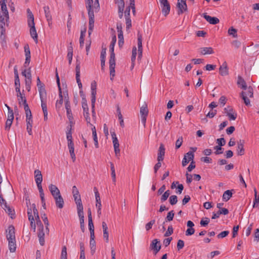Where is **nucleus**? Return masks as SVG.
<instances>
[{
	"instance_id": "34",
	"label": "nucleus",
	"mask_w": 259,
	"mask_h": 259,
	"mask_svg": "<svg viewBox=\"0 0 259 259\" xmlns=\"http://www.w3.org/2000/svg\"><path fill=\"white\" fill-rule=\"evenodd\" d=\"M59 96L60 100H58L56 104V107L57 108H60L63 104V98L62 91H60V92H59Z\"/></svg>"
},
{
	"instance_id": "28",
	"label": "nucleus",
	"mask_w": 259,
	"mask_h": 259,
	"mask_svg": "<svg viewBox=\"0 0 259 259\" xmlns=\"http://www.w3.org/2000/svg\"><path fill=\"white\" fill-rule=\"evenodd\" d=\"M28 17V25H32L34 24V16L29 9L27 10Z\"/></svg>"
},
{
	"instance_id": "32",
	"label": "nucleus",
	"mask_w": 259,
	"mask_h": 259,
	"mask_svg": "<svg viewBox=\"0 0 259 259\" xmlns=\"http://www.w3.org/2000/svg\"><path fill=\"white\" fill-rule=\"evenodd\" d=\"M91 129L92 131V134H93V140L94 141L95 146L96 148H98L99 147V144H98V138H97L96 127H95V126H93Z\"/></svg>"
},
{
	"instance_id": "18",
	"label": "nucleus",
	"mask_w": 259,
	"mask_h": 259,
	"mask_svg": "<svg viewBox=\"0 0 259 259\" xmlns=\"http://www.w3.org/2000/svg\"><path fill=\"white\" fill-rule=\"evenodd\" d=\"M30 27V34L32 38L35 41L36 43L37 42V34L36 32V30L35 27V24H33L32 25H28Z\"/></svg>"
},
{
	"instance_id": "33",
	"label": "nucleus",
	"mask_w": 259,
	"mask_h": 259,
	"mask_svg": "<svg viewBox=\"0 0 259 259\" xmlns=\"http://www.w3.org/2000/svg\"><path fill=\"white\" fill-rule=\"evenodd\" d=\"M23 76H25L26 79L31 80V68L29 67L27 70L25 69L22 72Z\"/></svg>"
},
{
	"instance_id": "46",
	"label": "nucleus",
	"mask_w": 259,
	"mask_h": 259,
	"mask_svg": "<svg viewBox=\"0 0 259 259\" xmlns=\"http://www.w3.org/2000/svg\"><path fill=\"white\" fill-rule=\"evenodd\" d=\"M82 107L83 108V111H89L87 101L84 97H83L82 98Z\"/></svg>"
},
{
	"instance_id": "17",
	"label": "nucleus",
	"mask_w": 259,
	"mask_h": 259,
	"mask_svg": "<svg viewBox=\"0 0 259 259\" xmlns=\"http://www.w3.org/2000/svg\"><path fill=\"white\" fill-rule=\"evenodd\" d=\"M49 190L52 196L54 197L60 195V192L57 186L53 184H51L49 186Z\"/></svg>"
},
{
	"instance_id": "62",
	"label": "nucleus",
	"mask_w": 259,
	"mask_h": 259,
	"mask_svg": "<svg viewBox=\"0 0 259 259\" xmlns=\"http://www.w3.org/2000/svg\"><path fill=\"white\" fill-rule=\"evenodd\" d=\"M214 149L216 150V151L214 152V153L216 155L222 154L223 152V149L222 148V146L217 145L214 147Z\"/></svg>"
},
{
	"instance_id": "11",
	"label": "nucleus",
	"mask_w": 259,
	"mask_h": 259,
	"mask_svg": "<svg viewBox=\"0 0 259 259\" xmlns=\"http://www.w3.org/2000/svg\"><path fill=\"white\" fill-rule=\"evenodd\" d=\"M6 232L8 233L6 236L8 240L15 239V228L13 225L9 226Z\"/></svg>"
},
{
	"instance_id": "15",
	"label": "nucleus",
	"mask_w": 259,
	"mask_h": 259,
	"mask_svg": "<svg viewBox=\"0 0 259 259\" xmlns=\"http://www.w3.org/2000/svg\"><path fill=\"white\" fill-rule=\"evenodd\" d=\"M55 200L56 206L59 208H62L64 206V200L62 196L60 195L54 197Z\"/></svg>"
},
{
	"instance_id": "23",
	"label": "nucleus",
	"mask_w": 259,
	"mask_h": 259,
	"mask_svg": "<svg viewBox=\"0 0 259 259\" xmlns=\"http://www.w3.org/2000/svg\"><path fill=\"white\" fill-rule=\"evenodd\" d=\"M44 9L46 18L48 22L49 25L50 26L52 24V16L49 10V7L48 6H45L44 7Z\"/></svg>"
},
{
	"instance_id": "25",
	"label": "nucleus",
	"mask_w": 259,
	"mask_h": 259,
	"mask_svg": "<svg viewBox=\"0 0 259 259\" xmlns=\"http://www.w3.org/2000/svg\"><path fill=\"white\" fill-rule=\"evenodd\" d=\"M200 53L203 55L212 54L214 53L211 47H204L200 48Z\"/></svg>"
},
{
	"instance_id": "13",
	"label": "nucleus",
	"mask_w": 259,
	"mask_h": 259,
	"mask_svg": "<svg viewBox=\"0 0 259 259\" xmlns=\"http://www.w3.org/2000/svg\"><path fill=\"white\" fill-rule=\"evenodd\" d=\"M24 51H25L26 59H25V62L24 64V66L25 67H27L30 63V58H31L30 51L29 48V46L28 45H26L24 46Z\"/></svg>"
},
{
	"instance_id": "5",
	"label": "nucleus",
	"mask_w": 259,
	"mask_h": 259,
	"mask_svg": "<svg viewBox=\"0 0 259 259\" xmlns=\"http://www.w3.org/2000/svg\"><path fill=\"white\" fill-rule=\"evenodd\" d=\"M177 7L178 8V14L180 15L184 12L187 11L186 0H178Z\"/></svg>"
},
{
	"instance_id": "26",
	"label": "nucleus",
	"mask_w": 259,
	"mask_h": 259,
	"mask_svg": "<svg viewBox=\"0 0 259 259\" xmlns=\"http://www.w3.org/2000/svg\"><path fill=\"white\" fill-rule=\"evenodd\" d=\"M34 178L36 183H41L42 181V176L39 169L34 170Z\"/></svg>"
},
{
	"instance_id": "35",
	"label": "nucleus",
	"mask_w": 259,
	"mask_h": 259,
	"mask_svg": "<svg viewBox=\"0 0 259 259\" xmlns=\"http://www.w3.org/2000/svg\"><path fill=\"white\" fill-rule=\"evenodd\" d=\"M89 229L90 231L91 235L94 234V226L92 218L88 219Z\"/></svg>"
},
{
	"instance_id": "12",
	"label": "nucleus",
	"mask_w": 259,
	"mask_h": 259,
	"mask_svg": "<svg viewBox=\"0 0 259 259\" xmlns=\"http://www.w3.org/2000/svg\"><path fill=\"white\" fill-rule=\"evenodd\" d=\"M27 214H28V220L30 222V226L33 229V231L35 232L36 224L35 223L34 217L32 214V208H27Z\"/></svg>"
},
{
	"instance_id": "1",
	"label": "nucleus",
	"mask_w": 259,
	"mask_h": 259,
	"mask_svg": "<svg viewBox=\"0 0 259 259\" xmlns=\"http://www.w3.org/2000/svg\"><path fill=\"white\" fill-rule=\"evenodd\" d=\"M95 0H85L86 8L88 10V13L89 17V34L90 35L93 30L94 27V12H98L99 10L100 5L97 8L96 7Z\"/></svg>"
},
{
	"instance_id": "52",
	"label": "nucleus",
	"mask_w": 259,
	"mask_h": 259,
	"mask_svg": "<svg viewBox=\"0 0 259 259\" xmlns=\"http://www.w3.org/2000/svg\"><path fill=\"white\" fill-rule=\"evenodd\" d=\"M169 195H170L169 190H168L166 191L161 197V201L164 202L165 200H166V199L169 196Z\"/></svg>"
},
{
	"instance_id": "60",
	"label": "nucleus",
	"mask_w": 259,
	"mask_h": 259,
	"mask_svg": "<svg viewBox=\"0 0 259 259\" xmlns=\"http://www.w3.org/2000/svg\"><path fill=\"white\" fill-rule=\"evenodd\" d=\"M33 121H28L27 123V131L29 135L32 134V126Z\"/></svg>"
},
{
	"instance_id": "38",
	"label": "nucleus",
	"mask_w": 259,
	"mask_h": 259,
	"mask_svg": "<svg viewBox=\"0 0 259 259\" xmlns=\"http://www.w3.org/2000/svg\"><path fill=\"white\" fill-rule=\"evenodd\" d=\"M41 218L44 222V224L45 225H46V231L47 232H49V221L48 220V218L46 215V214L45 213L43 214L42 215H41Z\"/></svg>"
},
{
	"instance_id": "59",
	"label": "nucleus",
	"mask_w": 259,
	"mask_h": 259,
	"mask_svg": "<svg viewBox=\"0 0 259 259\" xmlns=\"http://www.w3.org/2000/svg\"><path fill=\"white\" fill-rule=\"evenodd\" d=\"M155 221L154 220H152L150 221L149 223L146 224L145 228L147 231H149L150 229L152 228V226L155 224Z\"/></svg>"
},
{
	"instance_id": "54",
	"label": "nucleus",
	"mask_w": 259,
	"mask_h": 259,
	"mask_svg": "<svg viewBox=\"0 0 259 259\" xmlns=\"http://www.w3.org/2000/svg\"><path fill=\"white\" fill-rule=\"evenodd\" d=\"M67 248H66V246H64L62 249L61 259H67Z\"/></svg>"
},
{
	"instance_id": "19",
	"label": "nucleus",
	"mask_w": 259,
	"mask_h": 259,
	"mask_svg": "<svg viewBox=\"0 0 259 259\" xmlns=\"http://www.w3.org/2000/svg\"><path fill=\"white\" fill-rule=\"evenodd\" d=\"M90 246L91 248V253L93 255L96 251V241L95 240V235H92L90 236Z\"/></svg>"
},
{
	"instance_id": "22",
	"label": "nucleus",
	"mask_w": 259,
	"mask_h": 259,
	"mask_svg": "<svg viewBox=\"0 0 259 259\" xmlns=\"http://www.w3.org/2000/svg\"><path fill=\"white\" fill-rule=\"evenodd\" d=\"M102 227L103 231V237L106 240V242H108L109 234L108 231V227L105 222L102 223Z\"/></svg>"
},
{
	"instance_id": "63",
	"label": "nucleus",
	"mask_w": 259,
	"mask_h": 259,
	"mask_svg": "<svg viewBox=\"0 0 259 259\" xmlns=\"http://www.w3.org/2000/svg\"><path fill=\"white\" fill-rule=\"evenodd\" d=\"M217 143L218 144V146H223L226 144V141L224 138H221L217 140Z\"/></svg>"
},
{
	"instance_id": "48",
	"label": "nucleus",
	"mask_w": 259,
	"mask_h": 259,
	"mask_svg": "<svg viewBox=\"0 0 259 259\" xmlns=\"http://www.w3.org/2000/svg\"><path fill=\"white\" fill-rule=\"evenodd\" d=\"M169 201L171 205H175L178 202V197L176 195H171L169 197Z\"/></svg>"
},
{
	"instance_id": "29",
	"label": "nucleus",
	"mask_w": 259,
	"mask_h": 259,
	"mask_svg": "<svg viewBox=\"0 0 259 259\" xmlns=\"http://www.w3.org/2000/svg\"><path fill=\"white\" fill-rule=\"evenodd\" d=\"M9 242V249L11 252H14L16 249V240H10Z\"/></svg>"
},
{
	"instance_id": "58",
	"label": "nucleus",
	"mask_w": 259,
	"mask_h": 259,
	"mask_svg": "<svg viewBox=\"0 0 259 259\" xmlns=\"http://www.w3.org/2000/svg\"><path fill=\"white\" fill-rule=\"evenodd\" d=\"M173 231H174V230H173V228H172V226H169L168 227L167 230L166 231V232L165 233V234L164 235V236L168 237V236L171 235L173 233Z\"/></svg>"
},
{
	"instance_id": "47",
	"label": "nucleus",
	"mask_w": 259,
	"mask_h": 259,
	"mask_svg": "<svg viewBox=\"0 0 259 259\" xmlns=\"http://www.w3.org/2000/svg\"><path fill=\"white\" fill-rule=\"evenodd\" d=\"M175 213L174 210H171L168 212L165 220L166 222H170L173 220Z\"/></svg>"
},
{
	"instance_id": "39",
	"label": "nucleus",
	"mask_w": 259,
	"mask_h": 259,
	"mask_svg": "<svg viewBox=\"0 0 259 259\" xmlns=\"http://www.w3.org/2000/svg\"><path fill=\"white\" fill-rule=\"evenodd\" d=\"M96 206L97 208L98 216L99 218H100L101 215V213H102L101 212V208H102L101 201V200L96 201Z\"/></svg>"
},
{
	"instance_id": "55",
	"label": "nucleus",
	"mask_w": 259,
	"mask_h": 259,
	"mask_svg": "<svg viewBox=\"0 0 259 259\" xmlns=\"http://www.w3.org/2000/svg\"><path fill=\"white\" fill-rule=\"evenodd\" d=\"M130 1V7L132 10V12L135 15L136 14V7L135 4V0H129Z\"/></svg>"
},
{
	"instance_id": "8",
	"label": "nucleus",
	"mask_w": 259,
	"mask_h": 259,
	"mask_svg": "<svg viewBox=\"0 0 259 259\" xmlns=\"http://www.w3.org/2000/svg\"><path fill=\"white\" fill-rule=\"evenodd\" d=\"M194 154L193 152L189 151L185 155L183 159L182 164L185 166L191 160H193Z\"/></svg>"
},
{
	"instance_id": "3",
	"label": "nucleus",
	"mask_w": 259,
	"mask_h": 259,
	"mask_svg": "<svg viewBox=\"0 0 259 259\" xmlns=\"http://www.w3.org/2000/svg\"><path fill=\"white\" fill-rule=\"evenodd\" d=\"M246 91H242L240 94V97L244 101V103L246 106L250 105V100L247 98L249 97V98H252L253 96V89L251 86L247 87L246 89Z\"/></svg>"
},
{
	"instance_id": "43",
	"label": "nucleus",
	"mask_w": 259,
	"mask_h": 259,
	"mask_svg": "<svg viewBox=\"0 0 259 259\" xmlns=\"http://www.w3.org/2000/svg\"><path fill=\"white\" fill-rule=\"evenodd\" d=\"M80 63L79 61H78L77 59L76 62V67H75L76 77H80Z\"/></svg>"
},
{
	"instance_id": "14",
	"label": "nucleus",
	"mask_w": 259,
	"mask_h": 259,
	"mask_svg": "<svg viewBox=\"0 0 259 259\" xmlns=\"http://www.w3.org/2000/svg\"><path fill=\"white\" fill-rule=\"evenodd\" d=\"M245 142L243 140H240L237 142V154L239 155L242 156L244 154L245 151L244 149V144Z\"/></svg>"
},
{
	"instance_id": "27",
	"label": "nucleus",
	"mask_w": 259,
	"mask_h": 259,
	"mask_svg": "<svg viewBox=\"0 0 259 259\" xmlns=\"http://www.w3.org/2000/svg\"><path fill=\"white\" fill-rule=\"evenodd\" d=\"M237 83L239 86H240L241 88V89H242L244 90H245L246 88L247 87L246 85V82L241 76H238Z\"/></svg>"
},
{
	"instance_id": "61",
	"label": "nucleus",
	"mask_w": 259,
	"mask_h": 259,
	"mask_svg": "<svg viewBox=\"0 0 259 259\" xmlns=\"http://www.w3.org/2000/svg\"><path fill=\"white\" fill-rule=\"evenodd\" d=\"M229 234V231H224L222 232L220 234H219L217 235V237L219 239H220V238H223L227 236Z\"/></svg>"
},
{
	"instance_id": "44",
	"label": "nucleus",
	"mask_w": 259,
	"mask_h": 259,
	"mask_svg": "<svg viewBox=\"0 0 259 259\" xmlns=\"http://www.w3.org/2000/svg\"><path fill=\"white\" fill-rule=\"evenodd\" d=\"M110 57L109 59V65H115V55L113 52H110Z\"/></svg>"
},
{
	"instance_id": "2",
	"label": "nucleus",
	"mask_w": 259,
	"mask_h": 259,
	"mask_svg": "<svg viewBox=\"0 0 259 259\" xmlns=\"http://www.w3.org/2000/svg\"><path fill=\"white\" fill-rule=\"evenodd\" d=\"M7 0H0V5L1 6V11H0V26L2 28L1 38L3 40L2 42V46H6V41L5 40V36H3V28L6 23L9 20V13L7 8L6 2Z\"/></svg>"
},
{
	"instance_id": "41",
	"label": "nucleus",
	"mask_w": 259,
	"mask_h": 259,
	"mask_svg": "<svg viewBox=\"0 0 259 259\" xmlns=\"http://www.w3.org/2000/svg\"><path fill=\"white\" fill-rule=\"evenodd\" d=\"M138 50H143L142 35L139 32L138 33Z\"/></svg>"
},
{
	"instance_id": "6",
	"label": "nucleus",
	"mask_w": 259,
	"mask_h": 259,
	"mask_svg": "<svg viewBox=\"0 0 259 259\" xmlns=\"http://www.w3.org/2000/svg\"><path fill=\"white\" fill-rule=\"evenodd\" d=\"M14 120V113L13 110L8 107V119L6 122L5 129L9 131Z\"/></svg>"
},
{
	"instance_id": "53",
	"label": "nucleus",
	"mask_w": 259,
	"mask_h": 259,
	"mask_svg": "<svg viewBox=\"0 0 259 259\" xmlns=\"http://www.w3.org/2000/svg\"><path fill=\"white\" fill-rule=\"evenodd\" d=\"M115 65H109L110 74L111 76V80L113 79V77L115 76Z\"/></svg>"
},
{
	"instance_id": "9",
	"label": "nucleus",
	"mask_w": 259,
	"mask_h": 259,
	"mask_svg": "<svg viewBox=\"0 0 259 259\" xmlns=\"http://www.w3.org/2000/svg\"><path fill=\"white\" fill-rule=\"evenodd\" d=\"M165 153V149L164 145L162 143L160 144V146L159 147L158 150V154H157V161H162L164 159V155Z\"/></svg>"
},
{
	"instance_id": "64",
	"label": "nucleus",
	"mask_w": 259,
	"mask_h": 259,
	"mask_svg": "<svg viewBox=\"0 0 259 259\" xmlns=\"http://www.w3.org/2000/svg\"><path fill=\"white\" fill-rule=\"evenodd\" d=\"M183 138L182 137H180L176 142V148H179L183 143Z\"/></svg>"
},
{
	"instance_id": "36",
	"label": "nucleus",
	"mask_w": 259,
	"mask_h": 259,
	"mask_svg": "<svg viewBox=\"0 0 259 259\" xmlns=\"http://www.w3.org/2000/svg\"><path fill=\"white\" fill-rule=\"evenodd\" d=\"M67 130H68V131L66 132V138H67V142H68L70 141H72V132H71L72 125H70V127H69L68 126Z\"/></svg>"
},
{
	"instance_id": "21",
	"label": "nucleus",
	"mask_w": 259,
	"mask_h": 259,
	"mask_svg": "<svg viewBox=\"0 0 259 259\" xmlns=\"http://www.w3.org/2000/svg\"><path fill=\"white\" fill-rule=\"evenodd\" d=\"M40 100H47V92L45 85H41L38 88Z\"/></svg>"
},
{
	"instance_id": "7",
	"label": "nucleus",
	"mask_w": 259,
	"mask_h": 259,
	"mask_svg": "<svg viewBox=\"0 0 259 259\" xmlns=\"http://www.w3.org/2000/svg\"><path fill=\"white\" fill-rule=\"evenodd\" d=\"M150 247L151 250L154 251L155 254H157L161 249L160 243L158 239H153L150 244Z\"/></svg>"
},
{
	"instance_id": "10",
	"label": "nucleus",
	"mask_w": 259,
	"mask_h": 259,
	"mask_svg": "<svg viewBox=\"0 0 259 259\" xmlns=\"http://www.w3.org/2000/svg\"><path fill=\"white\" fill-rule=\"evenodd\" d=\"M224 110L230 120H234L236 119L237 114L234 112V110L231 107L227 106Z\"/></svg>"
},
{
	"instance_id": "56",
	"label": "nucleus",
	"mask_w": 259,
	"mask_h": 259,
	"mask_svg": "<svg viewBox=\"0 0 259 259\" xmlns=\"http://www.w3.org/2000/svg\"><path fill=\"white\" fill-rule=\"evenodd\" d=\"M41 106L43 113H48L46 100H41Z\"/></svg>"
},
{
	"instance_id": "16",
	"label": "nucleus",
	"mask_w": 259,
	"mask_h": 259,
	"mask_svg": "<svg viewBox=\"0 0 259 259\" xmlns=\"http://www.w3.org/2000/svg\"><path fill=\"white\" fill-rule=\"evenodd\" d=\"M204 19L211 24H217L219 23V19L217 17H212L206 13L203 14Z\"/></svg>"
},
{
	"instance_id": "24",
	"label": "nucleus",
	"mask_w": 259,
	"mask_h": 259,
	"mask_svg": "<svg viewBox=\"0 0 259 259\" xmlns=\"http://www.w3.org/2000/svg\"><path fill=\"white\" fill-rule=\"evenodd\" d=\"M5 209V211L8 214L11 219H13L15 218V212L14 209L11 208L8 205L6 207H3Z\"/></svg>"
},
{
	"instance_id": "30",
	"label": "nucleus",
	"mask_w": 259,
	"mask_h": 259,
	"mask_svg": "<svg viewBox=\"0 0 259 259\" xmlns=\"http://www.w3.org/2000/svg\"><path fill=\"white\" fill-rule=\"evenodd\" d=\"M254 199L253 201V207L257 208L259 209V195L257 193V191L255 188L254 189Z\"/></svg>"
},
{
	"instance_id": "50",
	"label": "nucleus",
	"mask_w": 259,
	"mask_h": 259,
	"mask_svg": "<svg viewBox=\"0 0 259 259\" xmlns=\"http://www.w3.org/2000/svg\"><path fill=\"white\" fill-rule=\"evenodd\" d=\"M32 208L33 209V212L34 214V217L35 218V219H38V218H39L38 211L37 208H36V206H35V204L33 203L32 204Z\"/></svg>"
},
{
	"instance_id": "42",
	"label": "nucleus",
	"mask_w": 259,
	"mask_h": 259,
	"mask_svg": "<svg viewBox=\"0 0 259 259\" xmlns=\"http://www.w3.org/2000/svg\"><path fill=\"white\" fill-rule=\"evenodd\" d=\"M148 113V110L147 108V106L146 105L145 106H143L140 108V114L141 116H147Z\"/></svg>"
},
{
	"instance_id": "31",
	"label": "nucleus",
	"mask_w": 259,
	"mask_h": 259,
	"mask_svg": "<svg viewBox=\"0 0 259 259\" xmlns=\"http://www.w3.org/2000/svg\"><path fill=\"white\" fill-rule=\"evenodd\" d=\"M232 191H233V190H228L224 192L223 195V199L224 201L226 202L228 201L231 198L232 196Z\"/></svg>"
},
{
	"instance_id": "4",
	"label": "nucleus",
	"mask_w": 259,
	"mask_h": 259,
	"mask_svg": "<svg viewBox=\"0 0 259 259\" xmlns=\"http://www.w3.org/2000/svg\"><path fill=\"white\" fill-rule=\"evenodd\" d=\"M161 11L164 16H166L170 12V6L167 0H159Z\"/></svg>"
},
{
	"instance_id": "51",
	"label": "nucleus",
	"mask_w": 259,
	"mask_h": 259,
	"mask_svg": "<svg viewBox=\"0 0 259 259\" xmlns=\"http://www.w3.org/2000/svg\"><path fill=\"white\" fill-rule=\"evenodd\" d=\"M97 94L96 90H91V103L92 104H95L96 97V95Z\"/></svg>"
},
{
	"instance_id": "37",
	"label": "nucleus",
	"mask_w": 259,
	"mask_h": 259,
	"mask_svg": "<svg viewBox=\"0 0 259 259\" xmlns=\"http://www.w3.org/2000/svg\"><path fill=\"white\" fill-rule=\"evenodd\" d=\"M86 30L84 29V30H81L80 33V36L79 38V44H80V47L81 48H82L84 44V37L85 36Z\"/></svg>"
},
{
	"instance_id": "45",
	"label": "nucleus",
	"mask_w": 259,
	"mask_h": 259,
	"mask_svg": "<svg viewBox=\"0 0 259 259\" xmlns=\"http://www.w3.org/2000/svg\"><path fill=\"white\" fill-rule=\"evenodd\" d=\"M228 32L230 35H232L233 37H236L237 36V30L233 27L229 29Z\"/></svg>"
},
{
	"instance_id": "20",
	"label": "nucleus",
	"mask_w": 259,
	"mask_h": 259,
	"mask_svg": "<svg viewBox=\"0 0 259 259\" xmlns=\"http://www.w3.org/2000/svg\"><path fill=\"white\" fill-rule=\"evenodd\" d=\"M219 70L220 74L222 76H226L228 74V69L226 62H224L222 65L220 67Z\"/></svg>"
},
{
	"instance_id": "57",
	"label": "nucleus",
	"mask_w": 259,
	"mask_h": 259,
	"mask_svg": "<svg viewBox=\"0 0 259 259\" xmlns=\"http://www.w3.org/2000/svg\"><path fill=\"white\" fill-rule=\"evenodd\" d=\"M209 221L210 220L209 218H205L201 220L200 224L201 226L205 227L208 224Z\"/></svg>"
},
{
	"instance_id": "40",
	"label": "nucleus",
	"mask_w": 259,
	"mask_h": 259,
	"mask_svg": "<svg viewBox=\"0 0 259 259\" xmlns=\"http://www.w3.org/2000/svg\"><path fill=\"white\" fill-rule=\"evenodd\" d=\"M63 94H64V97H65V108L66 110H68V109H71V107H70V102L69 101V98L68 97H66L65 96V95H66L67 96H68V93L67 92H64L63 93Z\"/></svg>"
},
{
	"instance_id": "49",
	"label": "nucleus",
	"mask_w": 259,
	"mask_h": 259,
	"mask_svg": "<svg viewBox=\"0 0 259 259\" xmlns=\"http://www.w3.org/2000/svg\"><path fill=\"white\" fill-rule=\"evenodd\" d=\"M116 36L115 35H114L113 37H112V41L110 43V52H113L114 51V46H115V44L116 43Z\"/></svg>"
}]
</instances>
